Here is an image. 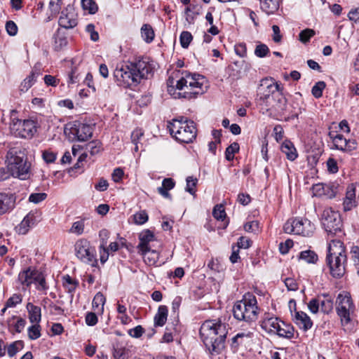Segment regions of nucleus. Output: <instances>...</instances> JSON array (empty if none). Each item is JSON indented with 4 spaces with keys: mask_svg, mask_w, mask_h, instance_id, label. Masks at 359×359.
Masks as SVG:
<instances>
[{
    "mask_svg": "<svg viewBox=\"0 0 359 359\" xmlns=\"http://www.w3.org/2000/svg\"><path fill=\"white\" fill-rule=\"evenodd\" d=\"M255 104L262 114L273 117L283 116L287 108V100L280 90V86L272 78L261 80Z\"/></svg>",
    "mask_w": 359,
    "mask_h": 359,
    "instance_id": "f257e3e1",
    "label": "nucleus"
},
{
    "mask_svg": "<svg viewBox=\"0 0 359 359\" xmlns=\"http://www.w3.org/2000/svg\"><path fill=\"white\" fill-rule=\"evenodd\" d=\"M205 82V78L201 74L186 73L180 77L178 72L167 80L168 92L175 98L182 97L191 99L206 91Z\"/></svg>",
    "mask_w": 359,
    "mask_h": 359,
    "instance_id": "f03ea898",
    "label": "nucleus"
},
{
    "mask_svg": "<svg viewBox=\"0 0 359 359\" xmlns=\"http://www.w3.org/2000/svg\"><path fill=\"white\" fill-rule=\"evenodd\" d=\"M154 67L147 60L142 59L136 62L118 65L114 71L117 84L123 88L137 86L143 79L152 75Z\"/></svg>",
    "mask_w": 359,
    "mask_h": 359,
    "instance_id": "7ed1b4c3",
    "label": "nucleus"
},
{
    "mask_svg": "<svg viewBox=\"0 0 359 359\" xmlns=\"http://www.w3.org/2000/svg\"><path fill=\"white\" fill-rule=\"evenodd\" d=\"M229 325L225 318L207 320L200 328V336L205 347L211 354H219L224 348Z\"/></svg>",
    "mask_w": 359,
    "mask_h": 359,
    "instance_id": "20e7f679",
    "label": "nucleus"
},
{
    "mask_svg": "<svg viewBox=\"0 0 359 359\" xmlns=\"http://www.w3.org/2000/svg\"><path fill=\"white\" fill-rule=\"evenodd\" d=\"M326 263L333 278H340L345 274L347 255L346 247L342 241L335 239L329 243Z\"/></svg>",
    "mask_w": 359,
    "mask_h": 359,
    "instance_id": "39448f33",
    "label": "nucleus"
},
{
    "mask_svg": "<svg viewBox=\"0 0 359 359\" xmlns=\"http://www.w3.org/2000/svg\"><path fill=\"white\" fill-rule=\"evenodd\" d=\"M6 163L8 170L13 177L22 180L29 177L31 164L21 149H9L6 154Z\"/></svg>",
    "mask_w": 359,
    "mask_h": 359,
    "instance_id": "423d86ee",
    "label": "nucleus"
},
{
    "mask_svg": "<svg viewBox=\"0 0 359 359\" xmlns=\"http://www.w3.org/2000/svg\"><path fill=\"white\" fill-rule=\"evenodd\" d=\"M233 313L236 319L248 323L254 322L257 319L259 308L255 296L247 293L241 301L235 303Z\"/></svg>",
    "mask_w": 359,
    "mask_h": 359,
    "instance_id": "0eeeda50",
    "label": "nucleus"
},
{
    "mask_svg": "<svg viewBox=\"0 0 359 359\" xmlns=\"http://www.w3.org/2000/svg\"><path fill=\"white\" fill-rule=\"evenodd\" d=\"M168 128L170 135L180 142H191L196 137V128L194 121L184 118L173 119Z\"/></svg>",
    "mask_w": 359,
    "mask_h": 359,
    "instance_id": "6e6552de",
    "label": "nucleus"
},
{
    "mask_svg": "<svg viewBox=\"0 0 359 359\" xmlns=\"http://www.w3.org/2000/svg\"><path fill=\"white\" fill-rule=\"evenodd\" d=\"M36 122L30 119L20 120L17 117V111L11 110V132L21 138H31L36 132Z\"/></svg>",
    "mask_w": 359,
    "mask_h": 359,
    "instance_id": "1a4fd4ad",
    "label": "nucleus"
},
{
    "mask_svg": "<svg viewBox=\"0 0 359 359\" xmlns=\"http://www.w3.org/2000/svg\"><path fill=\"white\" fill-rule=\"evenodd\" d=\"M64 133L72 142H85L92 137L93 126L81 121L70 122L66 124Z\"/></svg>",
    "mask_w": 359,
    "mask_h": 359,
    "instance_id": "9d476101",
    "label": "nucleus"
},
{
    "mask_svg": "<svg viewBox=\"0 0 359 359\" xmlns=\"http://www.w3.org/2000/svg\"><path fill=\"white\" fill-rule=\"evenodd\" d=\"M315 225L306 218L288 219L283 226L286 233H294L304 236H310L315 231Z\"/></svg>",
    "mask_w": 359,
    "mask_h": 359,
    "instance_id": "9b49d317",
    "label": "nucleus"
},
{
    "mask_svg": "<svg viewBox=\"0 0 359 359\" xmlns=\"http://www.w3.org/2000/svg\"><path fill=\"white\" fill-rule=\"evenodd\" d=\"M75 253L77 258L82 262L91 266H97L96 250L86 240H79L76 243Z\"/></svg>",
    "mask_w": 359,
    "mask_h": 359,
    "instance_id": "f8f14e48",
    "label": "nucleus"
},
{
    "mask_svg": "<svg viewBox=\"0 0 359 359\" xmlns=\"http://www.w3.org/2000/svg\"><path fill=\"white\" fill-rule=\"evenodd\" d=\"M322 224L327 233L334 235L341 231L342 221L338 211L325 208L321 217Z\"/></svg>",
    "mask_w": 359,
    "mask_h": 359,
    "instance_id": "ddd939ff",
    "label": "nucleus"
},
{
    "mask_svg": "<svg viewBox=\"0 0 359 359\" xmlns=\"http://www.w3.org/2000/svg\"><path fill=\"white\" fill-rule=\"evenodd\" d=\"M336 309L342 325L349 323L351 321V314L353 313L355 306L348 293L343 292L339 294L337 299Z\"/></svg>",
    "mask_w": 359,
    "mask_h": 359,
    "instance_id": "4468645a",
    "label": "nucleus"
},
{
    "mask_svg": "<svg viewBox=\"0 0 359 359\" xmlns=\"http://www.w3.org/2000/svg\"><path fill=\"white\" fill-rule=\"evenodd\" d=\"M77 14L74 7L69 4L61 12L58 24L65 29H72L77 25Z\"/></svg>",
    "mask_w": 359,
    "mask_h": 359,
    "instance_id": "2eb2a0df",
    "label": "nucleus"
},
{
    "mask_svg": "<svg viewBox=\"0 0 359 359\" xmlns=\"http://www.w3.org/2000/svg\"><path fill=\"white\" fill-rule=\"evenodd\" d=\"M38 273V270L29 267L19 273L18 280L22 285L23 290L26 289L25 287H28L32 283H35Z\"/></svg>",
    "mask_w": 359,
    "mask_h": 359,
    "instance_id": "dca6fc26",
    "label": "nucleus"
},
{
    "mask_svg": "<svg viewBox=\"0 0 359 359\" xmlns=\"http://www.w3.org/2000/svg\"><path fill=\"white\" fill-rule=\"evenodd\" d=\"M356 205L355 185L351 184L346 188V196L343 202L344 210V211L351 210L355 208Z\"/></svg>",
    "mask_w": 359,
    "mask_h": 359,
    "instance_id": "f3484780",
    "label": "nucleus"
},
{
    "mask_svg": "<svg viewBox=\"0 0 359 359\" xmlns=\"http://www.w3.org/2000/svg\"><path fill=\"white\" fill-rule=\"evenodd\" d=\"M337 187L334 184H318L313 186L315 195H325L330 198L335 197Z\"/></svg>",
    "mask_w": 359,
    "mask_h": 359,
    "instance_id": "a211bd4d",
    "label": "nucleus"
},
{
    "mask_svg": "<svg viewBox=\"0 0 359 359\" xmlns=\"http://www.w3.org/2000/svg\"><path fill=\"white\" fill-rule=\"evenodd\" d=\"M138 252L142 255L144 262L149 266H155L159 259V252L156 250H151V247L147 249L138 250Z\"/></svg>",
    "mask_w": 359,
    "mask_h": 359,
    "instance_id": "6ab92c4d",
    "label": "nucleus"
},
{
    "mask_svg": "<svg viewBox=\"0 0 359 359\" xmlns=\"http://www.w3.org/2000/svg\"><path fill=\"white\" fill-rule=\"evenodd\" d=\"M41 74V69L34 67L30 74L27 76L20 86L21 92H27L36 82V78Z\"/></svg>",
    "mask_w": 359,
    "mask_h": 359,
    "instance_id": "aec40b11",
    "label": "nucleus"
},
{
    "mask_svg": "<svg viewBox=\"0 0 359 359\" xmlns=\"http://www.w3.org/2000/svg\"><path fill=\"white\" fill-rule=\"evenodd\" d=\"M294 320L304 331L311 329L313 325V322L310 317L303 311H295Z\"/></svg>",
    "mask_w": 359,
    "mask_h": 359,
    "instance_id": "412c9836",
    "label": "nucleus"
},
{
    "mask_svg": "<svg viewBox=\"0 0 359 359\" xmlns=\"http://www.w3.org/2000/svg\"><path fill=\"white\" fill-rule=\"evenodd\" d=\"M15 201V197L13 194L0 193V214H4L13 209Z\"/></svg>",
    "mask_w": 359,
    "mask_h": 359,
    "instance_id": "4be33fe9",
    "label": "nucleus"
},
{
    "mask_svg": "<svg viewBox=\"0 0 359 359\" xmlns=\"http://www.w3.org/2000/svg\"><path fill=\"white\" fill-rule=\"evenodd\" d=\"M36 222L34 213H28L17 227V231L20 234H26L29 229L32 227Z\"/></svg>",
    "mask_w": 359,
    "mask_h": 359,
    "instance_id": "5701e85b",
    "label": "nucleus"
},
{
    "mask_svg": "<svg viewBox=\"0 0 359 359\" xmlns=\"http://www.w3.org/2000/svg\"><path fill=\"white\" fill-rule=\"evenodd\" d=\"M294 329L291 325L280 321L273 334H276L280 337L291 339L294 336Z\"/></svg>",
    "mask_w": 359,
    "mask_h": 359,
    "instance_id": "b1692460",
    "label": "nucleus"
},
{
    "mask_svg": "<svg viewBox=\"0 0 359 359\" xmlns=\"http://www.w3.org/2000/svg\"><path fill=\"white\" fill-rule=\"evenodd\" d=\"M280 322L278 318L269 316V314L266 313L261 325L267 332L273 333Z\"/></svg>",
    "mask_w": 359,
    "mask_h": 359,
    "instance_id": "393cba45",
    "label": "nucleus"
},
{
    "mask_svg": "<svg viewBox=\"0 0 359 359\" xmlns=\"http://www.w3.org/2000/svg\"><path fill=\"white\" fill-rule=\"evenodd\" d=\"M140 243L137 249H143L145 250L147 248L151 247L150 243L154 241V233L149 229L142 231L139 235Z\"/></svg>",
    "mask_w": 359,
    "mask_h": 359,
    "instance_id": "a878e982",
    "label": "nucleus"
},
{
    "mask_svg": "<svg viewBox=\"0 0 359 359\" xmlns=\"http://www.w3.org/2000/svg\"><path fill=\"white\" fill-rule=\"evenodd\" d=\"M27 309L28 311V317L30 323H39L41 320V308L29 302L27 304Z\"/></svg>",
    "mask_w": 359,
    "mask_h": 359,
    "instance_id": "bb28decb",
    "label": "nucleus"
},
{
    "mask_svg": "<svg viewBox=\"0 0 359 359\" xmlns=\"http://www.w3.org/2000/svg\"><path fill=\"white\" fill-rule=\"evenodd\" d=\"M175 182L172 178H165L162 182L161 187L157 189L158 192L163 197L171 200V195L169 194V191L175 187Z\"/></svg>",
    "mask_w": 359,
    "mask_h": 359,
    "instance_id": "cd10ccee",
    "label": "nucleus"
},
{
    "mask_svg": "<svg viewBox=\"0 0 359 359\" xmlns=\"http://www.w3.org/2000/svg\"><path fill=\"white\" fill-rule=\"evenodd\" d=\"M168 314V310L166 306L161 305L158 307V311L154 316V322L155 327L163 326L166 321Z\"/></svg>",
    "mask_w": 359,
    "mask_h": 359,
    "instance_id": "c85d7f7f",
    "label": "nucleus"
},
{
    "mask_svg": "<svg viewBox=\"0 0 359 359\" xmlns=\"http://www.w3.org/2000/svg\"><path fill=\"white\" fill-rule=\"evenodd\" d=\"M261 9L267 15L273 14L279 8V0H259Z\"/></svg>",
    "mask_w": 359,
    "mask_h": 359,
    "instance_id": "c756f323",
    "label": "nucleus"
},
{
    "mask_svg": "<svg viewBox=\"0 0 359 359\" xmlns=\"http://www.w3.org/2000/svg\"><path fill=\"white\" fill-rule=\"evenodd\" d=\"M281 151L290 161H294L297 158V152L294 144L288 140H285L281 145Z\"/></svg>",
    "mask_w": 359,
    "mask_h": 359,
    "instance_id": "7c9ffc66",
    "label": "nucleus"
},
{
    "mask_svg": "<svg viewBox=\"0 0 359 359\" xmlns=\"http://www.w3.org/2000/svg\"><path fill=\"white\" fill-rule=\"evenodd\" d=\"M320 310L324 313H330L333 309V301L328 295L319 297Z\"/></svg>",
    "mask_w": 359,
    "mask_h": 359,
    "instance_id": "2f4dec72",
    "label": "nucleus"
},
{
    "mask_svg": "<svg viewBox=\"0 0 359 359\" xmlns=\"http://www.w3.org/2000/svg\"><path fill=\"white\" fill-rule=\"evenodd\" d=\"M330 138L332 140L334 148L338 150H343L344 147L346 146V139L341 134L334 135L333 132H330L328 134Z\"/></svg>",
    "mask_w": 359,
    "mask_h": 359,
    "instance_id": "473e14b6",
    "label": "nucleus"
},
{
    "mask_svg": "<svg viewBox=\"0 0 359 359\" xmlns=\"http://www.w3.org/2000/svg\"><path fill=\"white\" fill-rule=\"evenodd\" d=\"M141 34L143 39L147 43H150L154 40V32L150 25L144 24L141 28Z\"/></svg>",
    "mask_w": 359,
    "mask_h": 359,
    "instance_id": "72a5a7b5",
    "label": "nucleus"
},
{
    "mask_svg": "<svg viewBox=\"0 0 359 359\" xmlns=\"http://www.w3.org/2000/svg\"><path fill=\"white\" fill-rule=\"evenodd\" d=\"M60 0H50L49 2V10L50 11V16L48 17L49 20L56 17V15L60 13Z\"/></svg>",
    "mask_w": 359,
    "mask_h": 359,
    "instance_id": "f704fd0d",
    "label": "nucleus"
},
{
    "mask_svg": "<svg viewBox=\"0 0 359 359\" xmlns=\"http://www.w3.org/2000/svg\"><path fill=\"white\" fill-rule=\"evenodd\" d=\"M22 348L23 342L22 341H13L7 346L8 355L9 357H13Z\"/></svg>",
    "mask_w": 359,
    "mask_h": 359,
    "instance_id": "c9c22d12",
    "label": "nucleus"
},
{
    "mask_svg": "<svg viewBox=\"0 0 359 359\" xmlns=\"http://www.w3.org/2000/svg\"><path fill=\"white\" fill-rule=\"evenodd\" d=\"M299 258L307 263H316L318 260V255L311 250H305L300 253Z\"/></svg>",
    "mask_w": 359,
    "mask_h": 359,
    "instance_id": "e433bc0d",
    "label": "nucleus"
},
{
    "mask_svg": "<svg viewBox=\"0 0 359 359\" xmlns=\"http://www.w3.org/2000/svg\"><path fill=\"white\" fill-rule=\"evenodd\" d=\"M29 338L32 340H35L41 337V326L39 323H34L27 329Z\"/></svg>",
    "mask_w": 359,
    "mask_h": 359,
    "instance_id": "4c0bfd02",
    "label": "nucleus"
},
{
    "mask_svg": "<svg viewBox=\"0 0 359 359\" xmlns=\"http://www.w3.org/2000/svg\"><path fill=\"white\" fill-rule=\"evenodd\" d=\"M84 220H79L76 222H74L72 224V227L69 229V232L71 233L76 234L77 236L81 235L84 231Z\"/></svg>",
    "mask_w": 359,
    "mask_h": 359,
    "instance_id": "58836bf2",
    "label": "nucleus"
},
{
    "mask_svg": "<svg viewBox=\"0 0 359 359\" xmlns=\"http://www.w3.org/2000/svg\"><path fill=\"white\" fill-rule=\"evenodd\" d=\"M81 6L83 9L88 11L90 14H95L98 10L97 5L93 0H82Z\"/></svg>",
    "mask_w": 359,
    "mask_h": 359,
    "instance_id": "ea45409f",
    "label": "nucleus"
},
{
    "mask_svg": "<svg viewBox=\"0 0 359 359\" xmlns=\"http://www.w3.org/2000/svg\"><path fill=\"white\" fill-rule=\"evenodd\" d=\"M239 151V144L233 142L230 144L225 151V158L227 161H231L234 158V154Z\"/></svg>",
    "mask_w": 359,
    "mask_h": 359,
    "instance_id": "a19ab883",
    "label": "nucleus"
},
{
    "mask_svg": "<svg viewBox=\"0 0 359 359\" xmlns=\"http://www.w3.org/2000/svg\"><path fill=\"white\" fill-rule=\"evenodd\" d=\"M34 284L36 285V290L39 291H46L48 289L45 277L40 271L37 273V278H36Z\"/></svg>",
    "mask_w": 359,
    "mask_h": 359,
    "instance_id": "79ce46f5",
    "label": "nucleus"
},
{
    "mask_svg": "<svg viewBox=\"0 0 359 359\" xmlns=\"http://www.w3.org/2000/svg\"><path fill=\"white\" fill-rule=\"evenodd\" d=\"M193 39L191 34L188 31H183L180 36V44L182 48H187Z\"/></svg>",
    "mask_w": 359,
    "mask_h": 359,
    "instance_id": "37998d69",
    "label": "nucleus"
},
{
    "mask_svg": "<svg viewBox=\"0 0 359 359\" xmlns=\"http://www.w3.org/2000/svg\"><path fill=\"white\" fill-rule=\"evenodd\" d=\"M326 84L324 81L317 82L311 89V93L316 98H320L323 95V90L325 89Z\"/></svg>",
    "mask_w": 359,
    "mask_h": 359,
    "instance_id": "c03bdc74",
    "label": "nucleus"
},
{
    "mask_svg": "<svg viewBox=\"0 0 359 359\" xmlns=\"http://www.w3.org/2000/svg\"><path fill=\"white\" fill-rule=\"evenodd\" d=\"M187 186L185 188L186 191L189 192L190 194L195 196L196 190L195 187L196 186L198 180L196 178L193 177L192 176L187 177L186 179Z\"/></svg>",
    "mask_w": 359,
    "mask_h": 359,
    "instance_id": "a18cd8bd",
    "label": "nucleus"
},
{
    "mask_svg": "<svg viewBox=\"0 0 359 359\" xmlns=\"http://www.w3.org/2000/svg\"><path fill=\"white\" fill-rule=\"evenodd\" d=\"M149 217L145 210L136 212L133 215V220L136 224L142 225L148 221Z\"/></svg>",
    "mask_w": 359,
    "mask_h": 359,
    "instance_id": "49530a36",
    "label": "nucleus"
},
{
    "mask_svg": "<svg viewBox=\"0 0 359 359\" xmlns=\"http://www.w3.org/2000/svg\"><path fill=\"white\" fill-rule=\"evenodd\" d=\"M315 35V31L312 29H305L299 34V39L301 42L306 43Z\"/></svg>",
    "mask_w": 359,
    "mask_h": 359,
    "instance_id": "de8ad7c7",
    "label": "nucleus"
},
{
    "mask_svg": "<svg viewBox=\"0 0 359 359\" xmlns=\"http://www.w3.org/2000/svg\"><path fill=\"white\" fill-rule=\"evenodd\" d=\"M270 52L269 48L266 44H258L255 50V55L258 57H266Z\"/></svg>",
    "mask_w": 359,
    "mask_h": 359,
    "instance_id": "09e8293b",
    "label": "nucleus"
},
{
    "mask_svg": "<svg viewBox=\"0 0 359 359\" xmlns=\"http://www.w3.org/2000/svg\"><path fill=\"white\" fill-rule=\"evenodd\" d=\"M212 215L217 220H224L226 217V212L223 205H217L212 210Z\"/></svg>",
    "mask_w": 359,
    "mask_h": 359,
    "instance_id": "8fccbe9b",
    "label": "nucleus"
},
{
    "mask_svg": "<svg viewBox=\"0 0 359 359\" xmlns=\"http://www.w3.org/2000/svg\"><path fill=\"white\" fill-rule=\"evenodd\" d=\"M143 132L139 128L134 130L131 134V141L135 145V151H138L137 144L139 142V140L143 136Z\"/></svg>",
    "mask_w": 359,
    "mask_h": 359,
    "instance_id": "3c124183",
    "label": "nucleus"
},
{
    "mask_svg": "<svg viewBox=\"0 0 359 359\" xmlns=\"http://www.w3.org/2000/svg\"><path fill=\"white\" fill-rule=\"evenodd\" d=\"M308 308L312 313H317L320 310V298L311 299L308 303Z\"/></svg>",
    "mask_w": 359,
    "mask_h": 359,
    "instance_id": "603ef678",
    "label": "nucleus"
},
{
    "mask_svg": "<svg viewBox=\"0 0 359 359\" xmlns=\"http://www.w3.org/2000/svg\"><path fill=\"white\" fill-rule=\"evenodd\" d=\"M22 300L21 294H14L6 301V307H15L17 304H20Z\"/></svg>",
    "mask_w": 359,
    "mask_h": 359,
    "instance_id": "864d4df0",
    "label": "nucleus"
},
{
    "mask_svg": "<svg viewBox=\"0 0 359 359\" xmlns=\"http://www.w3.org/2000/svg\"><path fill=\"white\" fill-rule=\"evenodd\" d=\"M104 303V296L101 292H97L93 300V307L98 308L100 306H101V310H102Z\"/></svg>",
    "mask_w": 359,
    "mask_h": 359,
    "instance_id": "5fc2aeb1",
    "label": "nucleus"
},
{
    "mask_svg": "<svg viewBox=\"0 0 359 359\" xmlns=\"http://www.w3.org/2000/svg\"><path fill=\"white\" fill-rule=\"evenodd\" d=\"M234 50L236 54L241 57H245L247 56V48L244 43L236 44Z\"/></svg>",
    "mask_w": 359,
    "mask_h": 359,
    "instance_id": "6e6d98bb",
    "label": "nucleus"
},
{
    "mask_svg": "<svg viewBox=\"0 0 359 359\" xmlns=\"http://www.w3.org/2000/svg\"><path fill=\"white\" fill-rule=\"evenodd\" d=\"M47 194L45 193H33L29 197V201L34 203H39L46 199Z\"/></svg>",
    "mask_w": 359,
    "mask_h": 359,
    "instance_id": "4d7b16f0",
    "label": "nucleus"
},
{
    "mask_svg": "<svg viewBox=\"0 0 359 359\" xmlns=\"http://www.w3.org/2000/svg\"><path fill=\"white\" fill-rule=\"evenodd\" d=\"M144 332V329L141 325H137L128 330V334L133 338H140Z\"/></svg>",
    "mask_w": 359,
    "mask_h": 359,
    "instance_id": "13d9d810",
    "label": "nucleus"
},
{
    "mask_svg": "<svg viewBox=\"0 0 359 359\" xmlns=\"http://www.w3.org/2000/svg\"><path fill=\"white\" fill-rule=\"evenodd\" d=\"M293 241L287 239L285 243H280L279 245V250L281 254L285 255L288 252L289 250L293 246Z\"/></svg>",
    "mask_w": 359,
    "mask_h": 359,
    "instance_id": "bf43d9fd",
    "label": "nucleus"
},
{
    "mask_svg": "<svg viewBox=\"0 0 359 359\" xmlns=\"http://www.w3.org/2000/svg\"><path fill=\"white\" fill-rule=\"evenodd\" d=\"M86 31L90 34V39L93 41L99 40V34L95 30V25L93 24H88L86 27Z\"/></svg>",
    "mask_w": 359,
    "mask_h": 359,
    "instance_id": "052dcab7",
    "label": "nucleus"
},
{
    "mask_svg": "<svg viewBox=\"0 0 359 359\" xmlns=\"http://www.w3.org/2000/svg\"><path fill=\"white\" fill-rule=\"evenodd\" d=\"M42 157L46 163H50L56 159V154L50 150H45L42 154Z\"/></svg>",
    "mask_w": 359,
    "mask_h": 359,
    "instance_id": "680f3d73",
    "label": "nucleus"
},
{
    "mask_svg": "<svg viewBox=\"0 0 359 359\" xmlns=\"http://www.w3.org/2000/svg\"><path fill=\"white\" fill-rule=\"evenodd\" d=\"M172 330H175V328H170L169 326L166 327L165 332L163 335L161 342L170 343L173 341V334L172 332Z\"/></svg>",
    "mask_w": 359,
    "mask_h": 359,
    "instance_id": "e2e57ef3",
    "label": "nucleus"
},
{
    "mask_svg": "<svg viewBox=\"0 0 359 359\" xmlns=\"http://www.w3.org/2000/svg\"><path fill=\"white\" fill-rule=\"evenodd\" d=\"M284 283L288 290L296 291L298 290V284L294 278H287Z\"/></svg>",
    "mask_w": 359,
    "mask_h": 359,
    "instance_id": "0e129e2a",
    "label": "nucleus"
},
{
    "mask_svg": "<svg viewBox=\"0 0 359 359\" xmlns=\"http://www.w3.org/2000/svg\"><path fill=\"white\" fill-rule=\"evenodd\" d=\"M6 29L10 36H15L18 32V27L13 21H8L6 24Z\"/></svg>",
    "mask_w": 359,
    "mask_h": 359,
    "instance_id": "69168bd1",
    "label": "nucleus"
},
{
    "mask_svg": "<svg viewBox=\"0 0 359 359\" xmlns=\"http://www.w3.org/2000/svg\"><path fill=\"white\" fill-rule=\"evenodd\" d=\"M88 149L92 155L97 154L100 150V142L93 141L88 144Z\"/></svg>",
    "mask_w": 359,
    "mask_h": 359,
    "instance_id": "338daca9",
    "label": "nucleus"
},
{
    "mask_svg": "<svg viewBox=\"0 0 359 359\" xmlns=\"http://www.w3.org/2000/svg\"><path fill=\"white\" fill-rule=\"evenodd\" d=\"M327 170L330 172L336 173L338 172L339 169H338L337 163V161L334 158H330L327 160Z\"/></svg>",
    "mask_w": 359,
    "mask_h": 359,
    "instance_id": "774afa93",
    "label": "nucleus"
}]
</instances>
